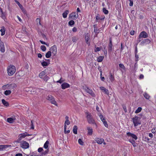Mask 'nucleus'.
Segmentation results:
<instances>
[{
	"label": "nucleus",
	"mask_w": 156,
	"mask_h": 156,
	"mask_svg": "<svg viewBox=\"0 0 156 156\" xmlns=\"http://www.w3.org/2000/svg\"><path fill=\"white\" fill-rule=\"evenodd\" d=\"M85 114L87 115L86 117L88 123L90 124H96L95 123L94 120L90 113L87 112H85Z\"/></svg>",
	"instance_id": "nucleus-1"
},
{
	"label": "nucleus",
	"mask_w": 156,
	"mask_h": 156,
	"mask_svg": "<svg viewBox=\"0 0 156 156\" xmlns=\"http://www.w3.org/2000/svg\"><path fill=\"white\" fill-rule=\"evenodd\" d=\"M16 70L15 66L13 65L9 66L7 69L8 73L9 75L12 76L15 72Z\"/></svg>",
	"instance_id": "nucleus-2"
},
{
	"label": "nucleus",
	"mask_w": 156,
	"mask_h": 156,
	"mask_svg": "<svg viewBox=\"0 0 156 156\" xmlns=\"http://www.w3.org/2000/svg\"><path fill=\"white\" fill-rule=\"evenodd\" d=\"M140 118L137 116H135L132 119L133 122L135 126H136L140 124L141 123L140 122Z\"/></svg>",
	"instance_id": "nucleus-3"
},
{
	"label": "nucleus",
	"mask_w": 156,
	"mask_h": 156,
	"mask_svg": "<svg viewBox=\"0 0 156 156\" xmlns=\"http://www.w3.org/2000/svg\"><path fill=\"white\" fill-rule=\"evenodd\" d=\"M83 89L87 93L90 94L92 96L95 97V95L91 89H90L86 86L83 87Z\"/></svg>",
	"instance_id": "nucleus-4"
},
{
	"label": "nucleus",
	"mask_w": 156,
	"mask_h": 156,
	"mask_svg": "<svg viewBox=\"0 0 156 156\" xmlns=\"http://www.w3.org/2000/svg\"><path fill=\"white\" fill-rule=\"evenodd\" d=\"M20 143V146L23 148L26 149L28 148L29 147V144L26 141H23Z\"/></svg>",
	"instance_id": "nucleus-5"
},
{
	"label": "nucleus",
	"mask_w": 156,
	"mask_h": 156,
	"mask_svg": "<svg viewBox=\"0 0 156 156\" xmlns=\"http://www.w3.org/2000/svg\"><path fill=\"white\" fill-rule=\"evenodd\" d=\"M27 134V132H25V133L20 134L19 136V137L17 141L18 143H20V141L22 139L24 138L26 136H29L30 135V134Z\"/></svg>",
	"instance_id": "nucleus-6"
},
{
	"label": "nucleus",
	"mask_w": 156,
	"mask_h": 156,
	"mask_svg": "<svg viewBox=\"0 0 156 156\" xmlns=\"http://www.w3.org/2000/svg\"><path fill=\"white\" fill-rule=\"evenodd\" d=\"M50 50L51 53L53 54L54 55L56 54L57 52V48L55 45H54L51 47Z\"/></svg>",
	"instance_id": "nucleus-7"
},
{
	"label": "nucleus",
	"mask_w": 156,
	"mask_h": 156,
	"mask_svg": "<svg viewBox=\"0 0 156 156\" xmlns=\"http://www.w3.org/2000/svg\"><path fill=\"white\" fill-rule=\"evenodd\" d=\"M151 42V41L148 39H145L142 40L140 43V45L143 46L148 44Z\"/></svg>",
	"instance_id": "nucleus-8"
},
{
	"label": "nucleus",
	"mask_w": 156,
	"mask_h": 156,
	"mask_svg": "<svg viewBox=\"0 0 156 156\" xmlns=\"http://www.w3.org/2000/svg\"><path fill=\"white\" fill-rule=\"evenodd\" d=\"M78 17V14L77 15L76 14L75 12H72L69 15V18L73 20L75 18L77 19Z\"/></svg>",
	"instance_id": "nucleus-9"
},
{
	"label": "nucleus",
	"mask_w": 156,
	"mask_h": 156,
	"mask_svg": "<svg viewBox=\"0 0 156 156\" xmlns=\"http://www.w3.org/2000/svg\"><path fill=\"white\" fill-rule=\"evenodd\" d=\"M15 2L20 7L21 9L22 10L23 12L25 14L26 13V11L25 9L24 8L23 6L20 3L17 1V0H15Z\"/></svg>",
	"instance_id": "nucleus-10"
},
{
	"label": "nucleus",
	"mask_w": 156,
	"mask_h": 156,
	"mask_svg": "<svg viewBox=\"0 0 156 156\" xmlns=\"http://www.w3.org/2000/svg\"><path fill=\"white\" fill-rule=\"evenodd\" d=\"M140 37L144 38H146L148 37L147 34L145 31H142L140 34Z\"/></svg>",
	"instance_id": "nucleus-11"
},
{
	"label": "nucleus",
	"mask_w": 156,
	"mask_h": 156,
	"mask_svg": "<svg viewBox=\"0 0 156 156\" xmlns=\"http://www.w3.org/2000/svg\"><path fill=\"white\" fill-rule=\"evenodd\" d=\"M112 39L110 38L109 39V43L108 44V51L111 52L112 51Z\"/></svg>",
	"instance_id": "nucleus-12"
},
{
	"label": "nucleus",
	"mask_w": 156,
	"mask_h": 156,
	"mask_svg": "<svg viewBox=\"0 0 156 156\" xmlns=\"http://www.w3.org/2000/svg\"><path fill=\"white\" fill-rule=\"evenodd\" d=\"M16 118L15 117L8 118L7 119V121L10 123H13L14 121L15 120Z\"/></svg>",
	"instance_id": "nucleus-13"
},
{
	"label": "nucleus",
	"mask_w": 156,
	"mask_h": 156,
	"mask_svg": "<svg viewBox=\"0 0 156 156\" xmlns=\"http://www.w3.org/2000/svg\"><path fill=\"white\" fill-rule=\"evenodd\" d=\"M0 51L2 52H4L5 51L4 45L2 42H1L0 43Z\"/></svg>",
	"instance_id": "nucleus-14"
},
{
	"label": "nucleus",
	"mask_w": 156,
	"mask_h": 156,
	"mask_svg": "<svg viewBox=\"0 0 156 156\" xmlns=\"http://www.w3.org/2000/svg\"><path fill=\"white\" fill-rule=\"evenodd\" d=\"M17 86L15 83H12L10 84H8L7 89H12L16 87Z\"/></svg>",
	"instance_id": "nucleus-15"
},
{
	"label": "nucleus",
	"mask_w": 156,
	"mask_h": 156,
	"mask_svg": "<svg viewBox=\"0 0 156 156\" xmlns=\"http://www.w3.org/2000/svg\"><path fill=\"white\" fill-rule=\"evenodd\" d=\"M127 135L128 136H130L131 137L133 138L135 140H136L137 139V137L136 135L131 133L130 132L127 133Z\"/></svg>",
	"instance_id": "nucleus-16"
},
{
	"label": "nucleus",
	"mask_w": 156,
	"mask_h": 156,
	"mask_svg": "<svg viewBox=\"0 0 156 156\" xmlns=\"http://www.w3.org/2000/svg\"><path fill=\"white\" fill-rule=\"evenodd\" d=\"M85 39L86 43L87 44H89V45H90V38L89 34L87 33L86 34L85 36Z\"/></svg>",
	"instance_id": "nucleus-17"
},
{
	"label": "nucleus",
	"mask_w": 156,
	"mask_h": 156,
	"mask_svg": "<svg viewBox=\"0 0 156 156\" xmlns=\"http://www.w3.org/2000/svg\"><path fill=\"white\" fill-rule=\"evenodd\" d=\"M95 140L98 144H102L104 141V140L101 138H95Z\"/></svg>",
	"instance_id": "nucleus-18"
},
{
	"label": "nucleus",
	"mask_w": 156,
	"mask_h": 156,
	"mask_svg": "<svg viewBox=\"0 0 156 156\" xmlns=\"http://www.w3.org/2000/svg\"><path fill=\"white\" fill-rule=\"evenodd\" d=\"M61 86L62 88L63 89H65L66 88H67L70 87L69 85L66 83H63L62 84Z\"/></svg>",
	"instance_id": "nucleus-19"
},
{
	"label": "nucleus",
	"mask_w": 156,
	"mask_h": 156,
	"mask_svg": "<svg viewBox=\"0 0 156 156\" xmlns=\"http://www.w3.org/2000/svg\"><path fill=\"white\" fill-rule=\"evenodd\" d=\"M100 89L103 91L105 94L107 95L109 94V91L108 89H106L105 87H100Z\"/></svg>",
	"instance_id": "nucleus-20"
},
{
	"label": "nucleus",
	"mask_w": 156,
	"mask_h": 156,
	"mask_svg": "<svg viewBox=\"0 0 156 156\" xmlns=\"http://www.w3.org/2000/svg\"><path fill=\"white\" fill-rule=\"evenodd\" d=\"M0 31L1 32V35L2 36L4 35L5 34V27L4 26L2 27Z\"/></svg>",
	"instance_id": "nucleus-21"
},
{
	"label": "nucleus",
	"mask_w": 156,
	"mask_h": 156,
	"mask_svg": "<svg viewBox=\"0 0 156 156\" xmlns=\"http://www.w3.org/2000/svg\"><path fill=\"white\" fill-rule=\"evenodd\" d=\"M87 129L88 130V134L90 135H92L93 133V129L92 128L88 127L87 128Z\"/></svg>",
	"instance_id": "nucleus-22"
},
{
	"label": "nucleus",
	"mask_w": 156,
	"mask_h": 156,
	"mask_svg": "<svg viewBox=\"0 0 156 156\" xmlns=\"http://www.w3.org/2000/svg\"><path fill=\"white\" fill-rule=\"evenodd\" d=\"M45 75V73L44 71H42L39 74V77L41 79H42Z\"/></svg>",
	"instance_id": "nucleus-23"
},
{
	"label": "nucleus",
	"mask_w": 156,
	"mask_h": 156,
	"mask_svg": "<svg viewBox=\"0 0 156 156\" xmlns=\"http://www.w3.org/2000/svg\"><path fill=\"white\" fill-rule=\"evenodd\" d=\"M2 103L4 106L6 107H8L9 106V103L6 101L4 99H2Z\"/></svg>",
	"instance_id": "nucleus-24"
},
{
	"label": "nucleus",
	"mask_w": 156,
	"mask_h": 156,
	"mask_svg": "<svg viewBox=\"0 0 156 156\" xmlns=\"http://www.w3.org/2000/svg\"><path fill=\"white\" fill-rule=\"evenodd\" d=\"M105 17L101 18L99 17V14H97V15L96 16V20L97 21H98V20H102L104 19Z\"/></svg>",
	"instance_id": "nucleus-25"
},
{
	"label": "nucleus",
	"mask_w": 156,
	"mask_h": 156,
	"mask_svg": "<svg viewBox=\"0 0 156 156\" xmlns=\"http://www.w3.org/2000/svg\"><path fill=\"white\" fill-rule=\"evenodd\" d=\"M72 38L73 42H76L79 39V37L78 36H75L72 37Z\"/></svg>",
	"instance_id": "nucleus-26"
},
{
	"label": "nucleus",
	"mask_w": 156,
	"mask_h": 156,
	"mask_svg": "<svg viewBox=\"0 0 156 156\" xmlns=\"http://www.w3.org/2000/svg\"><path fill=\"white\" fill-rule=\"evenodd\" d=\"M69 13V11L68 10H66L62 14V16L63 18H66L67 17V15Z\"/></svg>",
	"instance_id": "nucleus-27"
},
{
	"label": "nucleus",
	"mask_w": 156,
	"mask_h": 156,
	"mask_svg": "<svg viewBox=\"0 0 156 156\" xmlns=\"http://www.w3.org/2000/svg\"><path fill=\"white\" fill-rule=\"evenodd\" d=\"M36 22L37 23V26H42V25H41V20L39 18H37L36 19Z\"/></svg>",
	"instance_id": "nucleus-28"
},
{
	"label": "nucleus",
	"mask_w": 156,
	"mask_h": 156,
	"mask_svg": "<svg viewBox=\"0 0 156 156\" xmlns=\"http://www.w3.org/2000/svg\"><path fill=\"white\" fill-rule=\"evenodd\" d=\"M78 127L77 126H74L73 129V132L75 134H77V133Z\"/></svg>",
	"instance_id": "nucleus-29"
},
{
	"label": "nucleus",
	"mask_w": 156,
	"mask_h": 156,
	"mask_svg": "<svg viewBox=\"0 0 156 156\" xmlns=\"http://www.w3.org/2000/svg\"><path fill=\"white\" fill-rule=\"evenodd\" d=\"M129 141L132 144L134 147H135L136 146V143L135 140L130 138L129 140Z\"/></svg>",
	"instance_id": "nucleus-30"
},
{
	"label": "nucleus",
	"mask_w": 156,
	"mask_h": 156,
	"mask_svg": "<svg viewBox=\"0 0 156 156\" xmlns=\"http://www.w3.org/2000/svg\"><path fill=\"white\" fill-rule=\"evenodd\" d=\"M143 96L144 98L147 99H149L150 98V96L146 92H144L143 94Z\"/></svg>",
	"instance_id": "nucleus-31"
},
{
	"label": "nucleus",
	"mask_w": 156,
	"mask_h": 156,
	"mask_svg": "<svg viewBox=\"0 0 156 156\" xmlns=\"http://www.w3.org/2000/svg\"><path fill=\"white\" fill-rule=\"evenodd\" d=\"M104 57L103 56H100L97 58V61L98 62H101L104 59Z\"/></svg>",
	"instance_id": "nucleus-32"
},
{
	"label": "nucleus",
	"mask_w": 156,
	"mask_h": 156,
	"mask_svg": "<svg viewBox=\"0 0 156 156\" xmlns=\"http://www.w3.org/2000/svg\"><path fill=\"white\" fill-rule=\"evenodd\" d=\"M51 55V51H48L46 54L45 56L47 58H50Z\"/></svg>",
	"instance_id": "nucleus-33"
},
{
	"label": "nucleus",
	"mask_w": 156,
	"mask_h": 156,
	"mask_svg": "<svg viewBox=\"0 0 156 156\" xmlns=\"http://www.w3.org/2000/svg\"><path fill=\"white\" fill-rule=\"evenodd\" d=\"M8 145H0V151L3 150V149L7 147Z\"/></svg>",
	"instance_id": "nucleus-34"
},
{
	"label": "nucleus",
	"mask_w": 156,
	"mask_h": 156,
	"mask_svg": "<svg viewBox=\"0 0 156 156\" xmlns=\"http://www.w3.org/2000/svg\"><path fill=\"white\" fill-rule=\"evenodd\" d=\"M11 93L10 90H6L4 92V94L6 95H8L10 94Z\"/></svg>",
	"instance_id": "nucleus-35"
},
{
	"label": "nucleus",
	"mask_w": 156,
	"mask_h": 156,
	"mask_svg": "<svg viewBox=\"0 0 156 156\" xmlns=\"http://www.w3.org/2000/svg\"><path fill=\"white\" fill-rule=\"evenodd\" d=\"M49 142L47 140L44 144V147L45 148L47 149L48 147Z\"/></svg>",
	"instance_id": "nucleus-36"
},
{
	"label": "nucleus",
	"mask_w": 156,
	"mask_h": 156,
	"mask_svg": "<svg viewBox=\"0 0 156 156\" xmlns=\"http://www.w3.org/2000/svg\"><path fill=\"white\" fill-rule=\"evenodd\" d=\"M0 17L3 19H5V12L1 13L0 14Z\"/></svg>",
	"instance_id": "nucleus-37"
},
{
	"label": "nucleus",
	"mask_w": 156,
	"mask_h": 156,
	"mask_svg": "<svg viewBox=\"0 0 156 156\" xmlns=\"http://www.w3.org/2000/svg\"><path fill=\"white\" fill-rule=\"evenodd\" d=\"M142 109V108L141 107H139L135 111V113H139L141 111Z\"/></svg>",
	"instance_id": "nucleus-38"
},
{
	"label": "nucleus",
	"mask_w": 156,
	"mask_h": 156,
	"mask_svg": "<svg viewBox=\"0 0 156 156\" xmlns=\"http://www.w3.org/2000/svg\"><path fill=\"white\" fill-rule=\"evenodd\" d=\"M74 21L73 20H70L68 23L69 25L72 26L74 24Z\"/></svg>",
	"instance_id": "nucleus-39"
},
{
	"label": "nucleus",
	"mask_w": 156,
	"mask_h": 156,
	"mask_svg": "<svg viewBox=\"0 0 156 156\" xmlns=\"http://www.w3.org/2000/svg\"><path fill=\"white\" fill-rule=\"evenodd\" d=\"M109 78L111 81H113L114 79V76L112 73H110V76H109Z\"/></svg>",
	"instance_id": "nucleus-40"
},
{
	"label": "nucleus",
	"mask_w": 156,
	"mask_h": 156,
	"mask_svg": "<svg viewBox=\"0 0 156 156\" xmlns=\"http://www.w3.org/2000/svg\"><path fill=\"white\" fill-rule=\"evenodd\" d=\"M54 98V97L51 95H49L47 97V99L50 101L52 100V99Z\"/></svg>",
	"instance_id": "nucleus-41"
},
{
	"label": "nucleus",
	"mask_w": 156,
	"mask_h": 156,
	"mask_svg": "<svg viewBox=\"0 0 156 156\" xmlns=\"http://www.w3.org/2000/svg\"><path fill=\"white\" fill-rule=\"evenodd\" d=\"M50 101L52 104L55 105L56 106H57V104H56V101H55L54 98H53V99H52V100H51Z\"/></svg>",
	"instance_id": "nucleus-42"
},
{
	"label": "nucleus",
	"mask_w": 156,
	"mask_h": 156,
	"mask_svg": "<svg viewBox=\"0 0 156 156\" xmlns=\"http://www.w3.org/2000/svg\"><path fill=\"white\" fill-rule=\"evenodd\" d=\"M42 79L44 81H47V80L49 79V77L47 75H45Z\"/></svg>",
	"instance_id": "nucleus-43"
},
{
	"label": "nucleus",
	"mask_w": 156,
	"mask_h": 156,
	"mask_svg": "<svg viewBox=\"0 0 156 156\" xmlns=\"http://www.w3.org/2000/svg\"><path fill=\"white\" fill-rule=\"evenodd\" d=\"M42 65L43 66H46L48 65V64L47 62L43 61L41 63Z\"/></svg>",
	"instance_id": "nucleus-44"
},
{
	"label": "nucleus",
	"mask_w": 156,
	"mask_h": 156,
	"mask_svg": "<svg viewBox=\"0 0 156 156\" xmlns=\"http://www.w3.org/2000/svg\"><path fill=\"white\" fill-rule=\"evenodd\" d=\"M78 143L81 145H83V142L81 139H79L78 140Z\"/></svg>",
	"instance_id": "nucleus-45"
},
{
	"label": "nucleus",
	"mask_w": 156,
	"mask_h": 156,
	"mask_svg": "<svg viewBox=\"0 0 156 156\" xmlns=\"http://www.w3.org/2000/svg\"><path fill=\"white\" fill-rule=\"evenodd\" d=\"M119 66L120 68L121 69H125V67L124 66V65L123 64L120 63L119 65Z\"/></svg>",
	"instance_id": "nucleus-46"
},
{
	"label": "nucleus",
	"mask_w": 156,
	"mask_h": 156,
	"mask_svg": "<svg viewBox=\"0 0 156 156\" xmlns=\"http://www.w3.org/2000/svg\"><path fill=\"white\" fill-rule=\"evenodd\" d=\"M142 39L141 37H140V36H139L137 40V44L140 43L141 41H142Z\"/></svg>",
	"instance_id": "nucleus-47"
},
{
	"label": "nucleus",
	"mask_w": 156,
	"mask_h": 156,
	"mask_svg": "<svg viewBox=\"0 0 156 156\" xmlns=\"http://www.w3.org/2000/svg\"><path fill=\"white\" fill-rule=\"evenodd\" d=\"M103 12L105 14H107L108 13V11L105 8H103Z\"/></svg>",
	"instance_id": "nucleus-48"
},
{
	"label": "nucleus",
	"mask_w": 156,
	"mask_h": 156,
	"mask_svg": "<svg viewBox=\"0 0 156 156\" xmlns=\"http://www.w3.org/2000/svg\"><path fill=\"white\" fill-rule=\"evenodd\" d=\"M41 48L43 51H45L46 50V48L44 45H41Z\"/></svg>",
	"instance_id": "nucleus-49"
},
{
	"label": "nucleus",
	"mask_w": 156,
	"mask_h": 156,
	"mask_svg": "<svg viewBox=\"0 0 156 156\" xmlns=\"http://www.w3.org/2000/svg\"><path fill=\"white\" fill-rule=\"evenodd\" d=\"M144 141L147 142H149V141L150 140L147 137H145L144 138Z\"/></svg>",
	"instance_id": "nucleus-50"
},
{
	"label": "nucleus",
	"mask_w": 156,
	"mask_h": 156,
	"mask_svg": "<svg viewBox=\"0 0 156 156\" xmlns=\"http://www.w3.org/2000/svg\"><path fill=\"white\" fill-rule=\"evenodd\" d=\"M103 122V123H104V126H105V127H108V124H107V122L105 120L104 121L102 122Z\"/></svg>",
	"instance_id": "nucleus-51"
},
{
	"label": "nucleus",
	"mask_w": 156,
	"mask_h": 156,
	"mask_svg": "<svg viewBox=\"0 0 156 156\" xmlns=\"http://www.w3.org/2000/svg\"><path fill=\"white\" fill-rule=\"evenodd\" d=\"M100 117L101 120V121L103 122L104 121H105V118L102 115H101L100 116Z\"/></svg>",
	"instance_id": "nucleus-52"
},
{
	"label": "nucleus",
	"mask_w": 156,
	"mask_h": 156,
	"mask_svg": "<svg viewBox=\"0 0 156 156\" xmlns=\"http://www.w3.org/2000/svg\"><path fill=\"white\" fill-rule=\"evenodd\" d=\"M94 32H97V24H94Z\"/></svg>",
	"instance_id": "nucleus-53"
},
{
	"label": "nucleus",
	"mask_w": 156,
	"mask_h": 156,
	"mask_svg": "<svg viewBox=\"0 0 156 156\" xmlns=\"http://www.w3.org/2000/svg\"><path fill=\"white\" fill-rule=\"evenodd\" d=\"M152 133H156V128H153L151 130Z\"/></svg>",
	"instance_id": "nucleus-54"
},
{
	"label": "nucleus",
	"mask_w": 156,
	"mask_h": 156,
	"mask_svg": "<svg viewBox=\"0 0 156 156\" xmlns=\"http://www.w3.org/2000/svg\"><path fill=\"white\" fill-rule=\"evenodd\" d=\"M101 50V49L99 47H97L96 48V49L94 50V51L95 52H97L99 51H100Z\"/></svg>",
	"instance_id": "nucleus-55"
},
{
	"label": "nucleus",
	"mask_w": 156,
	"mask_h": 156,
	"mask_svg": "<svg viewBox=\"0 0 156 156\" xmlns=\"http://www.w3.org/2000/svg\"><path fill=\"white\" fill-rule=\"evenodd\" d=\"M70 123V122L69 121V120H66L65 121V124L67 125H69Z\"/></svg>",
	"instance_id": "nucleus-56"
},
{
	"label": "nucleus",
	"mask_w": 156,
	"mask_h": 156,
	"mask_svg": "<svg viewBox=\"0 0 156 156\" xmlns=\"http://www.w3.org/2000/svg\"><path fill=\"white\" fill-rule=\"evenodd\" d=\"M123 108L125 112L126 113L127 112V110L126 106H123Z\"/></svg>",
	"instance_id": "nucleus-57"
},
{
	"label": "nucleus",
	"mask_w": 156,
	"mask_h": 156,
	"mask_svg": "<svg viewBox=\"0 0 156 156\" xmlns=\"http://www.w3.org/2000/svg\"><path fill=\"white\" fill-rule=\"evenodd\" d=\"M43 150V149L42 147H39L38 149V151L39 152H41Z\"/></svg>",
	"instance_id": "nucleus-58"
},
{
	"label": "nucleus",
	"mask_w": 156,
	"mask_h": 156,
	"mask_svg": "<svg viewBox=\"0 0 156 156\" xmlns=\"http://www.w3.org/2000/svg\"><path fill=\"white\" fill-rule=\"evenodd\" d=\"M48 150H46L45 151L43 152L42 153V154L44 155H45L46 154L48 153Z\"/></svg>",
	"instance_id": "nucleus-59"
},
{
	"label": "nucleus",
	"mask_w": 156,
	"mask_h": 156,
	"mask_svg": "<svg viewBox=\"0 0 156 156\" xmlns=\"http://www.w3.org/2000/svg\"><path fill=\"white\" fill-rule=\"evenodd\" d=\"M30 126H31V129H34V126L33 125V123L32 122V121H31V124Z\"/></svg>",
	"instance_id": "nucleus-60"
},
{
	"label": "nucleus",
	"mask_w": 156,
	"mask_h": 156,
	"mask_svg": "<svg viewBox=\"0 0 156 156\" xmlns=\"http://www.w3.org/2000/svg\"><path fill=\"white\" fill-rule=\"evenodd\" d=\"M77 30V28L75 27H74L72 29L73 31L74 32H76Z\"/></svg>",
	"instance_id": "nucleus-61"
},
{
	"label": "nucleus",
	"mask_w": 156,
	"mask_h": 156,
	"mask_svg": "<svg viewBox=\"0 0 156 156\" xmlns=\"http://www.w3.org/2000/svg\"><path fill=\"white\" fill-rule=\"evenodd\" d=\"M129 1H130V3H129L130 6H132L133 5V1H132V0Z\"/></svg>",
	"instance_id": "nucleus-62"
},
{
	"label": "nucleus",
	"mask_w": 156,
	"mask_h": 156,
	"mask_svg": "<svg viewBox=\"0 0 156 156\" xmlns=\"http://www.w3.org/2000/svg\"><path fill=\"white\" fill-rule=\"evenodd\" d=\"M70 132V131L69 130H68L67 131H66V129L64 130V133L65 134L69 133Z\"/></svg>",
	"instance_id": "nucleus-63"
},
{
	"label": "nucleus",
	"mask_w": 156,
	"mask_h": 156,
	"mask_svg": "<svg viewBox=\"0 0 156 156\" xmlns=\"http://www.w3.org/2000/svg\"><path fill=\"white\" fill-rule=\"evenodd\" d=\"M22 154L21 153H18L16 154L15 156H22Z\"/></svg>",
	"instance_id": "nucleus-64"
}]
</instances>
